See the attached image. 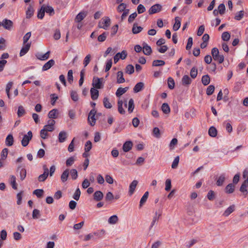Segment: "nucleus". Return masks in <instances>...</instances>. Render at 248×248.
<instances>
[{"mask_svg": "<svg viewBox=\"0 0 248 248\" xmlns=\"http://www.w3.org/2000/svg\"><path fill=\"white\" fill-rule=\"evenodd\" d=\"M211 54L215 61H217L219 64L222 63L224 59L223 55L220 54L218 49L217 47H214L211 50Z\"/></svg>", "mask_w": 248, "mask_h": 248, "instance_id": "nucleus-1", "label": "nucleus"}, {"mask_svg": "<svg viewBox=\"0 0 248 248\" xmlns=\"http://www.w3.org/2000/svg\"><path fill=\"white\" fill-rule=\"evenodd\" d=\"M111 24V20L108 16H105L99 21L98 27L104 30H108Z\"/></svg>", "mask_w": 248, "mask_h": 248, "instance_id": "nucleus-2", "label": "nucleus"}, {"mask_svg": "<svg viewBox=\"0 0 248 248\" xmlns=\"http://www.w3.org/2000/svg\"><path fill=\"white\" fill-rule=\"evenodd\" d=\"M16 172L19 174L21 181L25 179L26 176L27 172L24 166L22 165H19L17 168Z\"/></svg>", "mask_w": 248, "mask_h": 248, "instance_id": "nucleus-3", "label": "nucleus"}, {"mask_svg": "<svg viewBox=\"0 0 248 248\" xmlns=\"http://www.w3.org/2000/svg\"><path fill=\"white\" fill-rule=\"evenodd\" d=\"M43 169L44 170V173L41 175H40L38 177V180L39 182H44L46 178H47L49 175V170L47 168L46 165H44L43 166Z\"/></svg>", "mask_w": 248, "mask_h": 248, "instance_id": "nucleus-4", "label": "nucleus"}, {"mask_svg": "<svg viewBox=\"0 0 248 248\" xmlns=\"http://www.w3.org/2000/svg\"><path fill=\"white\" fill-rule=\"evenodd\" d=\"M32 137V134L31 131H28L27 135H25L21 140L22 145L24 147L27 146L29 141L31 140Z\"/></svg>", "mask_w": 248, "mask_h": 248, "instance_id": "nucleus-5", "label": "nucleus"}, {"mask_svg": "<svg viewBox=\"0 0 248 248\" xmlns=\"http://www.w3.org/2000/svg\"><path fill=\"white\" fill-rule=\"evenodd\" d=\"M13 26V22L9 19H4L0 22V27L2 26L5 29L11 30Z\"/></svg>", "mask_w": 248, "mask_h": 248, "instance_id": "nucleus-6", "label": "nucleus"}, {"mask_svg": "<svg viewBox=\"0 0 248 248\" xmlns=\"http://www.w3.org/2000/svg\"><path fill=\"white\" fill-rule=\"evenodd\" d=\"M96 111L95 109H92L88 115V120L92 126H93L95 123V115Z\"/></svg>", "mask_w": 248, "mask_h": 248, "instance_id": "nucleus-7", "label": "nucleus"}, {"mask_svg": "<svg viewBox=\"0 0 248 248\" xmlns=\"http://www.w3.org/2000/svg\"><path fill=\"white\" fill-rule=\"evenodd\" d=\"M127 52L126 50H123L121 53H117L114 57V62L115 63H116L120 59L122 60H124L127 57Z\"/></svg>", "mask_w": 248, "mask_h": 248, "instance_id": "nucleus-8", "label": "nucleus"}, {"mask_svg": "<svg viewBox=\"0 0 248 248\" xmlns=\"http://www.w3.org/2000/svg\"><path fill=\"white\" fill-rule=\"evenodd\" d=\"M162 9V6L159 4H155L150 8L149 10V14L152 15L159 12Z\"/></svg>", "mask_w": 248, "mask_h": 248, "instance_id": "nucleus-9", "label": "nucleus"}, {"mask_svg": "<svg viewBox=\"0 0 248 248\" xmlns=\"http://www.w3.org/2000/svg\"><path fill=\"white\" fill-rule=\"evenodd\" d=\"M87 15V12L86 11H81L79 13H78L75 18V21L76 23H80L81 21L84 19V18Z\"/></svg>", "mask_w": 248, "mask_h": 248, "instance_id": "nucleus-10", "label": "nucleus"}, {"mask_svg": "<svg viewBox=\"0 0 248 248\" xmlns=\"http://www.w3.org/2000/svg\"><path fill=\"white\" fill-rule=\"evenodd\" d=\"M92 85L93 88L96 89H101L102 88V83L101 81V79L98 78H93V80Z\"/></svg>", "mask_w": 248, "mask_h": 248, "instance_id": "nucleus-11", "label": "nucleus"}, {"mask_svg": "<svg viewBox=\"0 0 248 248\" xmlns=\"http://www.w3.org/2000/svg\"><path fill=\"white\" fill-rule=\"evenodd\" d=\"M143 52L146 55H150L152 52L151 47L148 46L146 43H144L142 44Z\"/></svg>", "mask_w": 248, "mask_h": 248, "instance_id": "nucleus-12", "label": "nucleus"}, {"mask_svg": "<svg viewBox=\"0 0 248 248\" xmlns=\"http://www.w3.org/2000/svg\"><path fill=\"white\" fill-rule=\"evenodd\" d=\"M50 51H47L44 54H42L40 53H38L36 56L37 58L40 60L44 61L48 59L49 57Z\"/></svg>", "mask_w": 248, "mask_h": 248, "instance_id": "nucleus-13", "label": "nucleus"}, {"mask_svg": "<svg viewBox=\"0 0 248 248\" xmlns=\"http://www.w3.org/2000/svg\"><path fill=\"white\" fill-rule=\"evenodd\" d=\"M91 98L93 100H96L99 96V91L97 89L92 88L90 91Z\"/></svg>", "mask_w": 248, "mask_h": 248, "instance_id": "nucleus-14", "label": "nucleus"}, {"mask_svg": "<svg viewBox=\"0 0 248 248\" xmlns=\"http://www.w3.org/2000/svg\"><path fill=\"white\" fill-rule=\"evenodd\" d=\"M133 143L130 141H126L123 146V149L124 152H127L129 151L132 147Z\"/></svg>", "mask_w": 248, "mask_h": 248, "instance_id": "nucleus-15", "label": "nucleus"}, {"mask_svg": "<svg viewBox=\"0 0 248 248\" xmlns=\"http://www.w3.org/2000/svg\"><path fill=\"white\" fill-rule=\"evenodd\" d=\"M14 137L12 134H9L5 140V144L7 146H11L14 144Z\"/></svg>", "mask_w": 248, "mask_h": 248, "instance_id": "nucleus-16", "label": "nucleus"}, {"mask_svg": "<svg viewBox=\"0 0 248 248\" xmlns=\"http://www.w3.org/2000/svg\"><path fill=\"white\" fill-rule=\"evenodd\" d=\"M192 80L187 75L183 76L182 79V84L184 86L189 85L191 83Z\"/></svg>", "mask_w": 248, "mask_h": 248, "instance_id": "nucleus-17", "label": "nucleus"}, {"mask_svg": "<svg viewBox=\"0 0 248 248\" xmlns=\"http://www.w3.org/2000/svg\"><path fill=\"white\" fill-rule=\"evenodd\" d=\"M55 63L53 60H50L46 62L42 67L43 71H46L50 69Z\"/></svg>", "mask_w": 248, "mask_h": 248, "instance_id": "nucleus-18", "label": "nucleus"}, {"mask_svg": "<svg viewBox=\"0 0 248 248\" xmlns=\"http://www.w3.org/2000/svg\"><path fill=\"white\" fill-rule=\"evenodd\" d=\"M31 44V43H27L25 46L22 48L20 52V56H23L29 51Z\"/></svg>", "mask_w": 248, "mask_h": 248, "instance_id": "nucleus-19", "label": "nucleus"}, {"mask_svg": "<svg viewBox=\"0 0 248 248\" xmlns=\"http://www.w3.org/2000/svg\"><path fill=\"white\" fill-rule=\"evenodd\" d=\"M138 182L137 180H134L131 183L129 186V193L130 195H131L134 192L135 188L138 185Z\"/></svg>", "mask_w": 248, "mask_h": 248, "instance_id": "nucleus-20", "label": "nucleus"}, {"mask_svg": "<svg viewBox=\"0 0 248 248\" xmlns=\"http://www.w3.org/2000/svg\"><path fill=\"white\" fill-rule=\"evenodd\" d=\"M235 210V205H232L229 206L223 213V215L225 217L229 216Z\"/></svg>", "mask_w": 248, "mask_h": 248, "instance_id": "nucleus-21", "label": "nucleus"}, {"mask_svg": "<svg viewBox=\"0 0 248 248\" xmlns=\"http://www.w3.org/2000/svg\"><path fill=\"white\" fill-rule=\"evenodd\" d=\"M143 87L144 83L143 82H140L138 83L133 89L134 93H137L140 92L143 89Z\"/></svg>", "mask_w": 248, "mask_h": 248, "instance_id": "nucleus-22", "label": "nucleus"}, {"mask_svg": "<svg viewBox=\"0 0 248 248\" xmlns=\"http://www.w3.org/2000/svg\"><path fill=\"white\" fill-rule=\"evenodd\" d=\"M58 111L57 109H53L48 114V117L51 119H56L58 117Z\"/></svg>", "mask_w": 248, "mask_h": 248, "instance_id": "nucleus-23", "label": "nucleus"}, {"mask_svg": "<svg viewBox=\"0 0 248 248\" xmlns=\"http://www.w3.org/2000/svg\"><path fill=\"white\" fill-rule=\"evenodd\" d=\"M42 6L44 7V10H45V12L49 14L50 16L54 15L55 12L52 7L50 6H45V5H43Z\"/></svg>", "mask_w": 248, "mask_h": 248, "instance_id": "nucleus-24", "label": "nucleus"}, {"mask_svg": "<svg viewBox=\"0 0 248 248\" xmlns=\"http://www.w3.org/2000/svg\"><path fill=\"white\" fill-rule=\"evenodd\" d=\"M248 186V184L244 181L240 188V191L243 193L245 196H247L248 194V190L247 188Z\"/></svg>", "mask_w": 248, "mask_h": 248, "instance_id": "nucleus-25", "label": "nucleus"}, {"mask_svg": "<svg viewBox=\"0 0 248 248\" xmlns=\"http://www.w3.org/2000/svg\"><path fill=\"white\" fill-rule=\"evenodd\" d=\"M69 174V170L68 169L65 170L61 175V179L62 181L64 183L67 180Z\"/></svg>", "mask_w": 248, "mask_h": 248, "instance_id": "nucleus-26", "label": "nucleus"}, {"mask_svg": "<svg viewBox=\"0 0 248 248\" xmlns=\"http://www.w3.org/2000/svg\"><path fill=\"white\" fill-rule=\"evenodd\" d=\"M94 199L96 201H101L103 198V194L100 191H96L93 194Z\"/></svg>", "mask_w": 248, "mask_h": 248, "instance_id": "nucleus-27", "label": "nucleus"}, {"mask_svg": "<svg viewBox=\"0 0 248 248\" xmlns=\"http://www.w3.org/2000/svg\"><path fill=\"white\" fill-rule=\"evenodd\" d=\"M128 88V87L119 88L116 92V96L117 97L121 96L122 95L126 92Z\"/></svg>", "mask_w": 248, "mask_h": 248, "instance_id": "nucleus-28", "label": "nucleus"}, {"mask_svg": "<svg viewBox=\"0 0 248 248\" xmlns=\"http://www.w3.org/2000/svg\"><path fill=\"white\" fill-rule=\"evenodd\" d=\"M125 79L123 77V73L122 71H118L117 74V82L118 83L124 82Z\"/></svg>", "mask_w": 248, "mask_h": 248, "instance_id": "nucleus-29", "label": "nucleus"}, {"mask_svg": "<svg viewBox=\"0 0 248 248\" xmlns=\"http://www.w3.org/2000/svg\"><path fill=\"white\" fill-rule=\"evenodd\" d=\"M175 22L173 26V30L174 31H177L180 27L181 26V21L179 17H176L175 18Z\"/></svg>", "mask_w": 248, "mask_h": 248, "instance_id": "nucleus-30", "label": "nucleus"}, {"mask_svg": "<svg viewBox=\"0 0 248 248\" xmlns=\"http://www.w3.org/2000/svg\"><path fill=\"white\" fill-rule=\"evenodd\" d=\"M124 102L122 100L119 99L118 101V110L120 113L124 114L125 112L124 109L123 108Z\"/></svg>", "mask_w": 248, "mask_h": 248, "instance_id": "nucleus-31", "label": "nucleus"}, {"mask_svg": "<svg viewBox=\"0 0 248 248\" xmlns=\"http://www.w3.org/2000/svg\"><path fill=\"white\" fill-rule=\"evenodd\" d=\"M67 138V133L65 131H61L59 134V141L60 142H63Z\"/></svg>", "mask_w": 248, "mask_h": 248, "instance_id": "nucleus-32", "label": "nucleus"}, {"mask_svg": "<svg viewBox=\"0 0 248 248\" xmlns=\"http://www.w3.org/2000/svg\"><path fill=\"white\" fill-rule=\"evenodd\" d=\"M217 130L216 128L214 126H211L210 127L209 130H208V134L210 136L212 137H215L217 135Z\"/></svg>", "mask_w": 248, "mask_h": 248, "instance_id": "nucleus-33", "label": "nucleus"}, {"mask_svg": "<svg viewBox=\"0 0 248 248\" xmlns=\"http://www.w3.org/2000/svg\"><path fill=\"white\" fill-rule=\"evenodd\" d=\"M143 28L140 26H138L137 24H134L132 28V32L134 34H137L140 32Z\"/></svg>", "mask_w": 248, "mask_h": 248, "instance_id": "nucleus-34", "label": "nucleus"}, {"mask_svg": "<svg viewBox=\"0 0 248 248\" xmlns=\"http://www.w3.org/2000/svg\"><path fill=\"white\" fill-rule=\"evenodd\" d=\"M33 13L34 10L32 6L30 5L26 11V17L28 18H30L31 16H33Z\"/></svg>", "mask_w": 248, "mask_h": 248, "instance_id": "nucleus-35", "label": "nucleus"}, {"mask_svg": "<svg viewBox=\"0 0 248 248\" xmlns=\"http://www.w3.org/2000/svg\"><path fill=\"white\" fill-rule=\"evenodd\" d=\"M162 111L165 114H169L170 112V108L167 103H163L161 107Z\"/></svg>", "mask_w": 248, "mask_h": 248, "instance_id": "nucleus-36", "label": "nucleus"}, {"mask_svg": "<svg viewBox=\"0 0 248 248\" xmlns=\"http://www.w3.org/2000/svg\"><path fill=\"white\" fill-rule=\"evenodd\" d=\"M134 107V100L133 99L131 98L128 102V111L129 113H131L133 111Z\"/></svg>", "mask_w": 248, "mask_h": 248, "instance_id": "nucleus-37", "label": "nucleus"}, {"mask_svg": "<svg viewBox=\"0 0 248 248\" xmlns=\"http://www.w3.org/2000/svg\"><path fill=\"white\" fill-rule=\"evenodd\" d=\"M148 195L149 192L148 191H146L141 198L140 203V207H141L142 206V205L146 202L148 197Z\"/></svg>", "mask_w": 248, "mask_h": 248, "instance_id": "nucleus-38", "label": "nucleus"}, {"mask_svg": "<svg viewBox=\"0 0 248 248\" xmlns=\"http://www.w3.org/2000/svg\"><path fill=\"white\" fill-rule=\"evenodd\" d=\"M210 81V77L208 75H206L202 76V82L204 85H207L209 84Z\"/></svg>", "mask_w": 248, "mask_h": 248, "instance_id": "nucleus-39", "label": "nucleus"}, {"mask_svg": "<svg viewBox=\"0 0 248 248\" xmlns=\"http://www.w3.org/2000/svg\"><path fill=\"white\" fill-rule=\"evenodd\" d=\"M103 105L107 108H112V105L110 103L108 98L107 97H104L103 99Z\"/></svg>", "mask_w": 248, "mask_h": 248, "instance_id": "nucleus-40", "label": "nucleus"}, {"mask_svg": "<svg viewBox=\"0 0 248 248\" xmlns=\"http://www.w3.org/2000/svg\"><path fill=\"white\" fill-rule=\"evenodd\" d=\"M118 218L116 215H113L111 216L108 220V223L111 224H115L118 222Z\"/></svg>", "mask_w": 248, "mask_h": 248, "instance_id": "nucleus-41", "label": "nucleus"}, {"mask_svg": "<svg viewBox=\"0 0 248 248\" xmlns=\"http://www.w3.org/2000/svg\"><path fill=\"white\" fill-rule=\"evenodd\" d=\"M16 177L14 175H12L10 178V183L12 186V187L14 189H17V185L16 184Z\"/></svg>", "mask_w": 248, "mask_h": 248, "instance_id": "nucleus-42", "label": "nucleus"}, {"mask_svg": "<svg viewBox=\"0 0 248 248\" xmlns=\"http://www.w3.org/2000/svg\"><path fill=\"white\" fill-rule=\"evenodd\" d=\"M234 186L232 184H229L226 187V192L227 193H232L234 191Z\"/></svg>", "mask_w": 248, "mask_h": 248, "instance_id": "nucleus-43", "label": "nucleus"}, {"mask_svg": "<svg viewBox=\"0 0 248 248\" xmlns=\"http://www.w3.org/2000/svg\"><path fill=\"white\" fill-rule=\"evenodd\" d=\"M108 34V32H104L102 34L99 35L98 37V41L101 42H104L106 39L107 36Z\"/></svg>", "mask_w": 248, "mask_h": 248, "instance_id": "nucleus-44", "label": "nucleus"}, {"mask_svg": "<svg viewBox=\"0 0 248 248\" xmlns=\"http://www.w3.org/2000/svg\"><path fill=\"white\" fill-rule=\"evenodd\" d=\"M165 62L163 60H155L153 62L152 66H162L165 64Z\"/></svg>", "mask_w": 248, "mask_h": 248, "instance_id": "nucleus-45", "label": "nucleus"}, {"mask_svg": "<svg viewBox=\"0 0 248 248\" xmlns=\"http://www.w3.org/2000/svg\"><path fill=\"white\" fill-rule=\"evenodd\" d=\"M134 72V66L132 64H128L125 68V73L128 74H132Z\"/></svg>", "mask_w": 248, "mask_h": 248, "instance_id": "nucleus-46", "label": "nucleus"}, {"mask_svg": "<svg viewBox=\"0 0 248 248\" xmlns=\"http://www.w3.org/2000/svg\"><path fill=\"white\" fill-rule=\"evenodd\" d=\"M70 95L72 99L75 101H78V96L76 91H71Z\"/></svg>", "mask_w": 248, "mask_h": 248, "instance_id": "nucleus-47", "label": "nucleus"}, {"mask_svg": "<svg viewBox=\"0 0 248 248\" xmlns=\"http://www.w3.org/2000/svg\"><path fill=\"white\" fill-rule=\"evenodd\" d=\"M44 191L43 189H37L35 190L33 193L38 198H41L43 196Z\"/></svg>", "mask_w": 248, "mask_h": 248, "instance_id": "nucleus-48", "label": "nucleus"}, {"mask_svg": "<svg viewBox=\"0 0 248 248\" xmlns=\"http://www.w3.org/2000/svg\"><path fill=\"white\" fill-rule=\"evenodd\" d=\"M168 87L170 89H173L174 88L175 83L173 79L171 78H169L168 79Z\"/></svg>", "mask_w": 248, "mask_h": 248, "instance_id": "nucleus-49", "label": "nucleus"}, {"mask_svg": "<svg viewBox=\"0 0 248 248\" xmlns=\"http://www.w3.org/2000/svg\"><path fill=\"white\" fill-rule=\"evenodd\" d=\"M85 75V70L82 69L80 73V79L79 80V85L81 86L84 82V77Z\"/></svg>", "mask_w": 248, "mask_h": 248, "instance_id": "nucleus-50", "label": "nucleus"}, {"mask_svg": "<svg viewBox=\"0 0 248 248\" xmlns=\"http://www.w3.org/2000/svg\"><path fill=\"white\" fill-rule=\"evenodd\" d=\"M230 37H231L230 34L227 31L224 32L222 34L221 38H222V40L224 41H229L230 39Z\"/></svg>", "mask_w": 248, "mask_h": 248, "instance_id": "nucleus-51", "label": "nucleus"}, {"mask_svg": "<svg viewBox=\"0 0 248 248\" xmlns=\"http://www.w3.org/2000/svg\"><path fill=\"white\" fill-rule=\"evenodd\" d=\"M198 74V70L195 67H193L190 70V75L192 78H196Z\"/></svg>", "mask_w": 248, "mask_h": 248, "instance_id": "nucleus-52", "label": "nucleus"}, {"mask_svg": "<svg viewBox=\"0 0 248 248\" xmlns=\"http://www.w3.org/2000/svg\"><path fill=\"white\" fill-rule=\"evenodd\" d=\"M13 84V83L12 82H9L6 85V92L7 96L9 98H10V90L11 88H12Z\"/></svg>", "mask_w": 248, "mask_h": 248, "instance_id": "nucleus-53", "label": "nucleus"}, {"mask_svg": "<svg viewBox=\"0 0 248 248\" xmlns=\"http://www.w3.org/2000/svg\"><path fill=\"white\" fill-rule=\"evenodd\" d=\"M225 176L223 175H220L218 177V178L217 181V186H222L225 181Z\"/></svg>", "mask_w": 248, "mask_h": 248, "instance_id": "nucleus-54", "label": "nucleus"}, {"mask_svg": "<svg viewBox=\"0 0 248 248\" xmlns=\"http://www.w3.org/2000/svg\"><path fill=\"white\" fill-rule=\"evenodd\" d=\"M178 140L177 139L174 138L173 139L169 145L170 149V150H173L174 148V146L177 144Z\"/></svg>", "mask_w": 248, "mask_h": 248, "instance_id": "nucleus-55", "label": "nucleus"}, {"mask_svg": "<svg viewBox=\"0 0 248 248\" xmlns=\"http://www.w3.org/2000/svg\"><path fill=\"white\" fill-rule=\"evenodd\" d=\"M243 16H244V11H240L236 14V15L234 16V19L236 20H240L243 17Z\"/></svg>", "mask_w": 248, "mask_h": 248, "instance_id": "nucleus-56", "label": "nucleus"}, {"mask_svg": "<svg viewBox=\"0 0 248 248\" xmlns=\"http://www.w3.org/2000/svg\"><path fill=\"white\" fill-rule=\"evenodd\" d=\"M214 90H215L214 86H213L212 85L209 86L206 90L207 94L208 95H212L213 93Z\"/></svg>", "mask_w": 248, "mask_h": 248, "instance_id": "nucleus-57", "label": "nucleus"}, {"mask_svg": "<svg viewBox=\"0 0 248 248\" xmlns=\"http://www.w3.org/2000/svg\"><path fill=\"white\" fill-rule=\"evenodd\" d=\"M25 113V109L23 106H20L18 108L17 115L19 117L23 116Z\"/></svg>", "mask_w": 248, "mask_h": 248, "instance_id": "nucleus-58", "label": "nucleus"}, {"mask_svg": "<svg viewBox=\"0 0 248 248\" xmlns=\"http://www.w3.org/2000/svg\"><path fill=\"white\" fill-rule=\"evenodd\" d=\"M91 56L90 54L87 55L84 58L83 61V65L84 67H86L91 61Z\"/></svg>", "mask_w": 248, "mask_h": 248, "instance_id": "nucleus-59", "label": "nucleus"}, {"mask_svg": "<svg viewBox=\"0 0 248 248\" xmlns=\"http://www.w3.org/2000/svg\"><path fill=\"white\" fill-rule=\"evenodd\" d=\"M218 11L220 15L224 14L225 11V6L223 3H221L218 6Z\"/></svg>", "mask_w": 248, "mask_h": 248, "instance_id": "nucleus-60", "label": "nucleus"}, {"mask_svg": "<svg viewBox=\"0 0 248 248\" xmlns=\"http://www.w3.org/2000/svg\"><path fill=\"white\" fill-rule=\"evenodd\" d=\"M45 10H44V7H41L40 10L38 11L37 14V17L39 19H42L45 15Z\"/></svg>", "mask_w": 248, "mask_h": 248, "instance_id": "nucleus-61", "label": "nucleus"}, {"mask_svg": "<svg viewBox=\"0 0 248 248\" xmlns=\"http://www.w3.org/2000/svg\"><path fill=\"white\" fill-rule=\"evenodd\" d=\"M165 190L166 191H169L171 189V180L170 179H168L165 181Z\"/></svg>", "mask_w": 248, "mask_h": 248, "instance_id": "nucleus-62", "label": "nucleus"}, {"mask_svg": "<svg viewBox=\"0 0 248 248\" xmlns=\"http://www.w3.org/2000/svg\"><path fill=\"white\" fill-rule=\"evenodd\" d=\"M179 162V156H177L174 158V159L172 162V164L171 165V168L172 169L176 168L178 166Z\"/></svg>", "mask_w": 248, "mask_h": 248, "instance_id": "nucleus-63", "label": "nucleus"}, {"mask_svg": "<svg viewBox=\"0 0 248 248\" xmlns=\"http://www.w3.org/2000/svg\"><path fill=\"white\" fill-rule=\"evenodd\" d=\"M67 80L70 83H71L73 81V71L69 70L67 73Z\"/></svg>", "mask_w": 248, "mask_h": 248, "instance_id": "nucleus-64", "label": "nucleus"}]
</instances>
